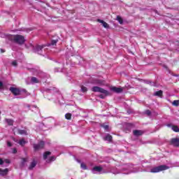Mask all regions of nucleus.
I'll return each mask as SVG.
<instances>
[{
	"mask_svg": "<svg viewBox=\"0 0 179 179\" xmlns=\"http://www.w3.org/2000/svg\"><path fill=\"white\" fill-rule=\"evenodd\" d=\"M80 167L81 169H83V170H87V166H86V164H85V163H81Z\"/></svg>",
	"mask_w": 179,
	"mask_h": 179,
	"instance_id": "obj_26",
	"label": "nucleus"
},
{
	"mask_svg": "<svg viewBox=\"0 0 179 179\" xmlns=\"http://www.w3.org/2000/svg\"><path fill=\"white\" fill-rule=\"evenodd\" d=\"M146 83H148V85H150L151 86H155V83H152L151 81H147Z\"/></svg>",
	"mask_w": 179,
	"mask_h": 179,
	"instance_id": "obj_29",
	"label": "nucleus"
},
{
	"mask_svg": "<svg viewBox=\"0 0 179 179\" xmlns=\"http://www.w3.org/2000/svg\"><path fill=\"white\" fill-rule=\"evenodd\" d=\"M102 127L103 128H104L106 131H108V128H109L108 125H103Z\"/></svg>",
	"mask_w": 179,
	"mask_h": 179,
	"instance_id": "obj_32",
	"label": "nucleus"
},
{
	"mask_svg": "<svg viewBox=\"0 0 179 179\" xmlns=\"http://www.w3.org/2000/svg\"><path fill=\"white\" fill-rule=\"evenodd\" d=\"M99 97L100 99H106V97H107V96L103 95V94H100V95L99 96Z\"/></svg>",
	"mask_w": 179,
	"mask_h": 179,
	"instance_id": "obj_33",
	"label": "nucleus"
},
{
	"mask_svg": "<svg viewBox=\"0 0 179 179\" xmlns=\"http://www.w3.org/2000/svg\"><path fill=\"white\" fill-rule=\"evenodd\" d=\"M173 106H176V107L178 106L179 104V101L178 100H175L172 103Z\"/></svg>",
	"mask_w": 179,
	"mask_h": 179,
	"instance_id": "obj_27",
	"label": "nucleus"
},
{
	"mask_svg": "<svg viewBox=\"0 0 179 179\" xmlns=\"http://www.w3.org/2000/svg\"><path fill=\"white\" fill-rule=\"evenodd\" d=\"M97 22H99V23H101L103 24V26L105 27V29H108L110 27V26L107 24V22H104V20H97Z\"/></svg>",
	"mask_w": 179,
	"mask_h": 179,
	"instance_id": "obj_10",
	"label": "nucleus"
},
{
	"mask_svg": "<svg viewBox=\"0 0 179 179\" xmlns=\"http://www.w3.org/2000/svg\"><path fill=\"white\" fill-rule=\"evenodd\" d=\"M104 141H108V142H111V141H113V136L110 134H107L104 137Z\"/></svg>",
	"mask_w": 179,
	"mask_h": 179,
	"instance_id": "obj_12",
	"label": "nucleus"
},
{
	"mask_svg": "<svg viewBox=\"0 0 179 179\" xmlns=\"http://www.w3.org/2000/svg\"><path fill=\"white\" fill-rule=\"evenodd\" d=\"M7 145L9 148L12 146V143L10 142H7Z\"/></svg>",
	"mask_w": 179,
	"mask_h": 179,
	"instance_id": "obj_39",
	"label": "nucleus"
},
{
	"mask_svg": "<svg viewBox=\"0 0 179 179\" xmlns=\"http://www.w3.org/2000/svg\"><path fill=\"white\" fill-rule=\"evenodd\" d=\"M78 163H80V161L78 160Z\"/></svg>",
	"mask_w": 179,
	"mask_h": 179,
	"instance_id": "obj_43",
	"label": "nucleus"
},
{
	"mask_svg": "<svg viewBox=\"0 0 179 179\" xmlns=\"http://www.w3.org/2000/svg\"><path fill=\"white\" fill-rule=\"evenodd\" d=\"M167 127H171V124H167Z\"/></svg>",
	"mask_w": 179,
	"mask_h": 179,
	"instance_id": "obj_42",
	"label": "nucleus"
},
{
	"mask_svg": "<svg viewBox=\"0 0 179 179\" xmlns=\"http://www.w3.org/2000/svg\"><path fill=\"white\" fill-rule=\"evenodd\" d=\"M117 20L119 22L120 24H122V23H124V20L121 17H120V15L117 16Z\"/></svg>",
	"mask_w": 179,
	"mask_h": 179,
	"instance_id": "obj_22",
	"label": "nucleus"
},
{
	"mask_svg": "<svg viewBox=\"0 0 179 179\" xmlns=\"http://www.w3.org/2000/svg\"><path fill=\"white\" fill-rule=\"evenodd\" d=\"M1 52H5V50L1 49Z\"/></svg>",
	"mask_w": 179,
	"mask_h": 179,
	"instance_id": "obj_40",
	"label": "nucleus"
},
{
	"mask_svg": "<svg viewBox=\"0 0 179 179\" xmlns=\"http://www.w3.org/2000/svg\"><path fill=\"white\" fill-rule=\"evenodd\" d=\"M92 171L94 174H96V173H101V171H103V167H101V166H94L92 169Z\"/></svg>",
	"mask_w": 179,
	"mask_h": 179,
	"instance_id": "obj_7",
	"label": "nucleus"
},
{
	"mask_svg": "<svg viewBox=\"0 0 179 179\" xmlns=\"http://www.w3.org/2000/svg\"><path fill=\"white\" fill-rule=\"evenodd\" d=\"M143 134H145V131L142 130H134L133 131V134L134 135V136H141L143 135Z\"/></svg>",
	"mask_w": 179,
	"mask_h": 179,
	"instance_id": "obj_9",
	"label": "nucleus"
},
{
	"mask_svg": "<svg viewBox=\"0 0 179 179\" xmlns=\"http://www.w3.org/2000/svg\"><path fill=\"white\" fill-rule=\"evenodd\" d=\"M26 162H27V158H23L22 159V164L26 163Z\"/></svg>",
	"mask_w": 179,
	"mask_h": 179,
	"instance_id": "obj_37",
	"label": "nucleus"
},
{
	"mask_svg": "<svg viewBox=\"0 0 179 179\" xmlns=\"http://www.w3.org/2000/svg\"><path fill=\"white\" fill-rule=\"evenodd\" d=\"M43 46L41 45H37L35 49H34V52H38V54L41 51V50H43Z\"/></svg>",
	"mask_w": 179,
	"mask_h": 179,
	"instance_id": "obj_11",
	"label": "nucleus"
},
{
	"mask_svg": "<svg viewBox=\"0 0 179 179\" xmlns=\"http://www.w3.org/2000/svg\"><path fill=\"white\" fill-rule=\"evenodd\" d=\"M3 163H4L3 159H2V158H0V165L3 164Z\"/></svg>",
	"mask_w": 179,
	"mask_h": 179,
	"instance_id": "obj_36",
	"label": "nucleus"
},
{
	"mask_svg": "<svg viewBox=\"0 0 179 179\" xmlns=\"http://www.w3.org/2000/svg\"><path fill=\"white\" fill-rule=\"evenodd\" d=\"M31 83L34 84V83H40L39 80L37 79L36 77H32L31 78Z\"/></svg>",
	"mask_w": 179,
	"mask_h": 179,
	"instance_id": "obj_14",
	"label": "nucleus"
},
{
	"mask_svg": "<svg viewBox=\"0 0 179 179\" xmlns=\"http://www.w3.org/2000/svg\"><path fill=\"white\" fill-rule=\"evenodd\" d=\"M6 122H7L8 125H13V120L10 119H6Z\"/></svg>",
	"mask_w": 179,
	"mask_h": 179,
	"instance_id": "obj_20",
	"label": "nucleus"
},
{
	"mask_svg": "<svg viewBox=\"0 0 179 179\" xmlns=\"http://www.w3.org/2000/svg\"><path fill=\"white\" fill-rule=\"evenodd\" d=\"M12 65H13V66H17V62L16 61H13L12 62Z\"/></svg>",
	"mask_w": 179,
	"mask_h": 179,
	"instance_id": "obj_31",
	"label": "nucleus"
},
{
	"mask_svg": "<svg viewBox=\"0 0 179 179\" xmlns=\"http://www.w3.org/2000/svg\"><path fill=\"white\" fill-rule=\"evenodd\" d=\"M4 163H6V164H9L10 163V161L8 159L4 160Z\"/></svg>",
	"mask_w": 179,
	"mask_h": 179,
	"instance_id": "obj_34",
	"label": "nucleus"
},
{
	"mask_svg": "<svg viewBox=\"0 0 179 179\" xmlns=\"http://www.w3.org/2000/svg\"><path fill=\"white\" fill-rule=\"evenodd\" d=\"M171 145L173 146L178 147L179 146V138H172L171 141Z\"/></svg>",
	"mask_w": 179,
	"mask_h": 179,
	"instance_id": "obj_8",
	"label": "nucleus"
},
{
	"mask_svg": "<svg viewBox=\"0 0 179 179\" xmlns=\"http://www.w3.org/2000/svg\"><path fill=\"white\" fill-rule=\"evenodd\" d=\"M81 92H83V93H86V92H87V87L82 85L81 87Z\"/></svg>",
	"mask_w": 179,
	"mask_h": 179,
	"instance_id": "obj_25",
	"label": "nucleus"
},
{
	"mask_svg": "<svg viewBox=\"0 0 179 179\" xmlns=\"http://www.w3.org/2000/svg\"><path fill=\"white\" fill-rule=\"evenodd\" d=\"M3 87V83L0 81V89H2Z\"/></svg>",
	"mask_w": 179,
	"mask_h": 179,
	"instance_id": "obj_38",
	"label": "nucleus"
},
{
	"mask_svg": "<svg viewBox=\"0 0 179 179\" xmlns=\"http://www.w3.org/2000/svg\"><path fill=\"white\" fill-rule=\"evenodd\" d=\"M19 144L20 145V146H24V145H26V141H24V139H21L19 141Z\"/></svg>",
	"mask_w": 179,
	"mask_h": 179,
	"instance_id": "obj_23",
	"label": "nucleus"
},
{
	"mask_svg": "<svg viewBox=\"0 0 179 179\" xmlns=\"http://www.w3.org/2000/svg\"><path fill=\"white\" fill-rule=\"evenodd\" d=\"M44 141H40L38 144H34V150H40L44 148Z\"/></svg>",
	"mask_w": 179,
	"mask_h": 179,
	"instance_id": "obj_4",
	"label": "nucleus"
},
{
	"mask_svg": "<svg viewBox=\"0 0 179 179\" xmlns=\"http://www.w3.org/2000/svg\"><path fill=\"white\" fill-rule=\"evenodd\" d=\"M9 39L19 45H23V44H24L26 42V38H24V36L19 34L12 35L9 37Z\"/></svg>",
	"mask_w": 179,
	"mask_h": 179,
	"instance_id": "obj_1",
	"label": "nucleus"
},
{
	"mask_svg": "<svg viewBox=\"0 0 179 179\" xmlns=\"http://www.w3.org/2000/svg\"><path fill=\"white\" fill-rule=\"evenodd\" d=\"M36 165H37V162H36V161H33L29 166V170H33V169H34L35 166Z\"/></svg>",
	"mask_w": 179,
	"mask_h": 179,
	"instance_id": "obj_17",
	"label": "nucleus"
},
{
	"mask_svg": "<svg viewBox=\"0 0 179 179\" xmlns=\"http://www.w3.org/2000/svg\"><path fill=\"white\" fill-rule=\"evenodd\" d=\"M66 120H71L72 118V114L71 113H66L65 115Z\"/></svg>",
	"mask_w": 179,
	"mask_h": 179,
	"instance_id": "obj_24",
	"label": "nucleus"
},
{
	"mask_svg": "<svg viewBox=\"0 0 179 179\" xmlns=\"http://www.w3.org/2000/svg\"><path fill=\"white\" fill-rule=\"evenodd\" d=\"M52 160H55V157H52Z\"/></svg>",
	"mask_w": 179,
	"mask_h": 179,
	"instance_id": "obj_41",
	"label": "nucleus"
},
{
	"mask_svg": "<svg viewBox=\"0 0 179 179\" xmlns=\"http://www.w3.org/2000/svg\"><path fill=\"white\" fill-rule=\"evenodd\" d=\"M145 113L147 115H150V114H152V112H150V110H145Z\"/></svg>",
	"mask_w": 179,
	"mask_h": 179,
	"instance_id": "obj_30",
	"label": "nucleus"
},
{
	"mask_svg": "<svg viewBox=\"0 0 179 179\" xmlns=\"http://www.w3.org/2000/svg\"><path fill=\"white\" fill-rule=\"evenodd\" d=\"M111 92H113L114 93H122L124 92V88L122 87H110Z\"/></svg>",
	"mask_w": 179,
	"mask_h": 179,
	"instance_id": "obj_5",
	"label": "nucleus"
},
{
	"mask_svg": "<svg viewBox=\"0 0 179 179\" xmlns=\"http://www.w3.org/2000/svg\"><path fill=\"white\" fill-rule=\"evenodd\" d=\"M92 92H94L95 93H102V94H104L105 96H110V92L107 91V90H104L100 87L94 86L92 87L91 89Z\"/></svg>",
	"mask_w": 179,
	"mask_h": 179,
	"instance_id": "obj_2",
	"label": "nucleus"
},
{
	"mask_svg": "<svg viewBox=\"0 0 179 179\" xmlns=\"http://www.w3.org/2000/svg\"><path fill=\"white\" fill-rule=\"evenodd\" d=\"M57 43H58V40H53L51 42V45H55V44H57Z\"/></svg>",
	"mask_w": 179,
	"mask_h": 179,
	"instance_id": "obj_28",
	"label": "nucleus"
},
{
	"mask_svg": "<svg viewBox=\"0 0 179 179\" xmlns=\"http://www.w3.org/2000/svg\"><path fill=\"white\" fill-rule=\"evenodd\" d=\"M172 130H173L174 132H179L178 126H176V125L172 126Z\"/></svg>",
	"mask_w": 179,
	"mask_h": 179,
	"instance_id": "obj_21",
	"label": "nucleus"
},
{
	"mask_svg": "<svg viewBox=\"0 0 179 179\" xmlns=\"http://www.w3.org/2000/svg\"><path fill=\"white\" fill-rule=\"evenodd\" d=\"M50 155H51V152L50 151H47L43 154V159L44 160L47 159V158L48 157V156H50Z\"/></svg>",
	"mask_w": 179,
	"mask_h": 179,
	"instance_id": "obj_18",
	"label": "nucleus"
},
{
	"mask_svg": "<svg viewBox=\"0 0 179 179\" xmlns=\"http://www.w3.org/2000/svg\"><path fill=\"white\" fill-rule=\"evenodd\" d=\"M169 167L166 165H160L159 166L153 167L150 169V173H160V171H164V170H169Z\"/></svg>",
	"mask_w": 179,
	"mask_h": 179,
	"instance_id": "obj_3",
	"label": "nucleus"
},
{
	"mask_svg": "<svg viewBox=\"0 0 179 179\" xmlns=\"http://www.w3.org/2000/svg\"><path fill=\"white\" fill-rule=\"evenodd\" d=\"M10 91L14 96H19L20 94V90L13 87H10Z\"/></svg>",
	"mask_w": 179,
	"mask_h": 179,
	"instance_id": "obj_6",
	"label": "nucleus"
},
{
	"mask_svg": "<svg viewBox=\"0 0 179 179\" xmlns=\"http://www.w3.org/2000/svg\"><path fill=\"white\" fill-rule=\"evenodd\" d=\"M13 153H14V154L17 153V150H16V148H13Z\"/></svg>",
	"mask_w": 179,
	"mask_h": 179,
	"instance_id": "obj_35",
	"label": "nucleus"
},
{
	"mask_svg": "<svg viewBox=\"0 0 179 179\" xmlns=\"http://www.w3.org/2000/svg\"><path fill=\"white\" fill-rule=\"evenodd\" d=\"M154 96H157L158 97H162V96H163V91L159 90V91L155 92Z\"/></svg>",
	"mask_w": 179,
	"mask_h": 179,
	"instance_id": "obj_16",
	"label": "nucleus"
},
{
	"mask_svg": "<svg viewBox=\"0 0 179 179\" xmlns=\"http://www.w3.org/2000/svg\"><path fill=\"white\" fill-rule=\"evenodd\" d=\"M8 171H9L8 169L4 170L0 169V176H6V174H8Z\"/></svg>",
	"mask_w": 179,
	"mask_h": 179,
	"instance_id": "obj_13",
	"label": "nucleus"
},
{
	"mask_svg": "<svg viewBox=\"0 0 179 179\" xmlns=\"http://www.w3.org/2000/svg\"><path fill=\"white\" fill-rule=\"evenodd\" d=\"M90 83H92V85H101V81L100 80H92Z\"/></svg>",
	"mask_w": 179,
	"mask_h": 179,
	"instance_id": "obj_15",
	"label": "nucleus"
},
{
	"mask_svg": "<svg viewBox=\"0 0 179 179\" xmlns=\"http://www.w3.org/2000/svg\"><path fill=\"white\" fill-rule=\"evenodd\" d=\"M18 134H20V135H27V131L26 130L19 129Z\"/></svg>",
	"mask_w": 179,
	"mask_h": 179,
	"instance_id": "obj_19",
	"label": "nucleus"
}]
</instances>
